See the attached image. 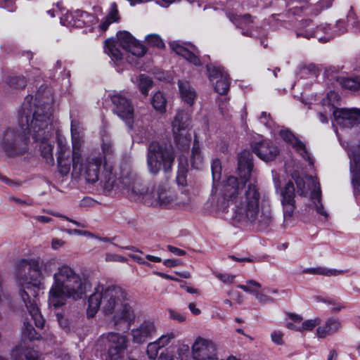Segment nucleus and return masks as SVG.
I'll return each mask as SVG.
<instances>
[{
  "instance_id": "f257e3e1",
  "label": "nucleus",
  "mask_w": 360,
  "mask_h": 360,
  "mask_svg": "<svg viewBox=\"0 0 360 360\" xmlns=\"http://www.w3.org/2000/svg\"><path fill=\"white\" fill-rule=\"evenodd\" d=\"M252 155L248 150L238 155L239 181L229 176L222 184L217 197V206L225 211L230 203L234 204L232 221L234 224H251L260 230L266 229L274 222L271 206L261 193L256 183L248 182L252 170Z\"/></svg>"
},
{
  "instance_id": "f03ea898",
  "label": "nucleus",
  "mask_w": 360,
  "mask_h": 360,
  "mask_svg": "<svg viewBox=\"0 0 360 360\" xmlns=\"http://www.w3.org/2000/svg\"><path fill=\"white\" fill-rule=\"evenodd\" d=\"M27 96L19 112V125L38 144L41 155L46 163L53 165V133L51 127L52 109L50 104L32 103Z\"/></svg>"
},
{
  "instance_id": "7ed1b4c3",
  "label": "nucleus",
  "mask_w": 360,
  "mask_h": 360,
  "mask_svg": "<svg viewBox=\"0 0 360 360\" xmlns=\"http://www.w3.org/2000/svg\"><path fill=\"white\" fill-rule=\"evenodd\" d=\"M53 265L52 259L44 263L37 259H23L20 262L16 274L20 296L38 328H42L44 325L37 304L39 291L44 288L43 271L49 274Z\"/></svg>"
},
{
  "instance_id": "20e7f679",
  "label": "nucleus",
  "mask_w": 360,
  "mask_h": 360,
  "mask_svg": "<svg viewBox=\"0 0 360 360\" xmlns=\"http://www.w3.org/2000/svg\"><path fill=\"white\" fill-rule=\"evenodd\" d=\"M129 298L128 292L120 286L104 288L98 285L89 297L87 314L93 317L101 308L105 315L113 314L116 322L123 320L131 323L135 320L136 314L129 302Z\"/></svg>"
},
{
  "instance_id": "39448f33",
  "label": "nucleus",
  "mask_w": 360,
  "mask_h": 360,
  "mask_svg": "<svg viewBox=\"0 0 360 360\" xmlns=\"http://www.w3.org/2000/svg\"><path fill=\"white\" fill-rule=\"evenodd\" d=\"M91 285L76 270L67 264L57 267L53 274V283L49 292V304L58 308L65 304L68 299L75 301L83 299Z\"/></svg>"
},
{
  "instance_id": "423d86ee",
  "label": "nucleus",
  "mask_w": 360,
  "mask_h": 360,
  "mask_svg": "<svg viewBox=\"0 0 360 360\" xmlns=\"http://www.w3.org/2000/svg\"><path fill=\"white\" fill-rule=\"evenodd\" d=\"M175 155L172 148L153 141L147 149V167L152 174H158L163 169L168 172L173 165Z\"/></svg>"
},
{
  "instance_id": "0eeeda50",
  "label": "nucleus",
  "mask_w": 360,
  "mask_h": 360,
  "mask_svg": "<svg viewBox=\"0 0 360 360\" xmlns=\"http://www.w3.org/2000/svg\"><path fill=\"white\" fill-rule=\"evenodd\" d=\"M120 186L124 193L133 201H142L149 205L152 186L144 184L129 169L120 173Z\"/></svg>"
},
{
  "instance_id": "6e6552de",
  "label": "nucleus",
  "mask_w": 360,
  "mask_h": 360,
  "mask_svg": "<svg viewBox=\"0 0 360 360\" xmlns=\"http://www.w3.org/2000/svg\"><path fill=\"white\" fill-rule=\"evenodd\" d=\"M25 130L8 127L1 136L0 146L8 157L22 155L28 150V139Z\"/></svg>"
},
{
  "instance_id": "1a4fd4ad",
  "label": "nucleus",
  "mask_w": 360,
  "mask_h": 360,
  "mask_svg": "<svg viewBox=\"0 0 360 360\" xmlns=\"http://www.w3.org/2000/svg\"><path fill=\"white\" fill-rule=\"evenodd\" d=\"M191 116L184 111H179L172 122V131L174 141L181 150H186L191 142V134L189 133L191 127Z\"/></svg>"
},
{
  "instance_id": "9d476101",
  "label": "nucleus",
  "mask_w": 360,
  "mask_h": 360,
  "mask_svg": "<svg viewBox=\"0 0 360 360\" xmlns=\"http://www.w3.org/2000/svg\"><path fill=\"white\" fill-rule=\"evenodd\" d=\"M103 162V158L101 155L91 154L85 159L84 162L79 161L77 170L83 172L86 181L94 184L99 179L100 170Z\"/></svg>"
},
{
  "instance_id": "9b49d317",
  "label": "nucleus",
  "mask_w": 360,
  "mask_h": 360,
  "mask_svg": "<svg viewBox=\"0 0 360 360\" xmlns=\"http://www.w3.org/2000/svg\"><path fill=\"white\" fill-rule=\"evenodd\" d=\"M111 101L113 104L112 110L114 113L131 128L134 109L131 100L122 94H117L111 97Z\"/></svg>"
},
{
  "instance_id": "f8f14e48",
  "label": "nucleus",
  "mask_w": 360,
  "mask_h": 360,
  "mask_svg": "<svg viewBox=\"0 0 360 360\" xmlns=\"http://www.w3.org/2000/svg\"><path fill=\"white\" fill-rule=\"evenodd\" d=\"M312 22L310 20H305L301 23V27L297 32V36L303 37L307 39L311 37L316 38L319 41L326 42L335 35L329 33V28L327 25H321L314 30Z\"/></svg>"
},
{
  "instance_id": "ddd939ff",
  "label": "nucleus",
  "mask_w": 360,
  "mask_h": 360,
  "mask_svg": "<svg viewBox=\"0 0 360 360\" xmlns=\"http://www.w3.org/2000/svg\"><path fill=\"white\" fill-rule=\"evenodd\" d=\"M195 360H218L214 344L208 340L198 338L192 346Z\"/></svg>"
},
{
  "instance_id": "4468645a",
  "label": "nucleus",
  "mask_w": 360,
  "mask_h": 360,
  "mask_svg": "<svg viewBox=\"0 0 360 360\" xmlns=\"http://www.w3.org/2000/svg\"><path fill=\"white\" fill-rule=\"evenodd\" d=\"M328 108L333 110L335 121L340 125L350 127L360 124V109L359 108H335L334 104Z\"/></svg>"
},
{
  "instance_id": "2eb2a0df",
  "label": "nucleus",
  "mask_w": 360,
  "mask_h": 360,
  "mask_svg": "<svg viewBox=\"0 0 360 360\" xmlns=\"http://www.w3.org/2000/svg\"><path fill=\"white\" fill-rule=\"evenodd\" d=\"M208 77L214 84L215 91L220 94H226L229 89V77L221 67L212 64L207 65Z\"/></svg>"
},
{
  "instance_id": "dca6fc26",
  "label": "nucleus",
  "mask_w": 360,
  "mask_h": 360,
  "mask_svg": "<svg viewBox=\"0 0 360 360\" xmlns=\"http://www.w3.org/2000/svg\"><path fill=\"white\" fill-rule=\"evenodd\" d=\"M117 42L124 50L137 57L143 56L146 52V47L136 41L128 32H120L117 34Z\"/></svg>"
},
{
  "instance_id": "f3484780",
  "label": "nucleus",
  "mask_w": 360,
  "mask_h": 360,
  "mask_svg": "<svg viewBox=\"0 0 360 360\" xmlns=\"http://www.w3.org/2000/svg\"><path fill=\"white\" fill-rule=\"evenodd\" d=\"M175 200L172 191L167 189L163 185L152 186V194L149 199V206L167 207L171 205Z\"/></svg>"
},
{
  "instance_id": "a211bd4d",
  "label": "nucleus",
  "mask_w": 360,
  "mask_h": 360,
  "mask_svg": "<svg viewBox=\"0 0 360 360\" xmlns=\"http://www.w3.org/2000/svg\"><path fill=\"white\" fill-rule=\"evenodd\" d=\"M350 159V172L354 194L356 199L360 200V150L354 148L348 152Z\"/></svg>"
},
{
  "instance_id": "6ab92c4d",
  "label": "nucleus",
  "mask_w": 360,
  "mask_h": 360,
  "mask_svg": "<svg viewBox=\"0 0 360 360\" xmlns=\"http://www.w3.org/2000/svg\"><path fill=\"white\" fill-rule=\"evenodd\" d=\"M97 20V18L94 15L82 11H77L75 14L67 13L60 18V21L64 25L79 27L95 24Z\"/></svg>"
},
{
  "instance_id": "aec40b11",
  "label": "nucleus",
  "mask_w": 360,
  "mask_h": 360,
  "mask_svg": "<svg viewBox=\"0 0 360 360\" xmlns=\"http://www.w3.org/2000/svg\"><path fill=\"white\" fill-rule=\"evenodd\" d=\"M157 328L155 321L151 319H145L139 327L131 331L134 342L141 344L151 338L156 333Z\"/></svg>"
},
{
  "instance_id": "412c9836",
  "label": "nucleus",
  "mask_w": 360,
  "mask_h": 360,
  "mask_svg": "<svg viewBox=\"0 0 360 360\" xmlns=\"http://www.w3.org/2000/svg\"><path fill=\"white\" fill-rule=\"evenodd\" d=\"M252 151L261 160L268 162L274 160L278 154L277 147L273 146L269 141L262 140L251 143Z\"/></svg>"
},
{
  "instance_id": "4be33fe9",
  "label": "nucleus",
  "mask_w": 360,
  "mask_h": 360,
  "mask_svg": "<svg viewBox=\"0 0 360 360\" xmlns=\"http://www.w3.org/2000/svg\"><path fill=\"white\" fill-rule=\"evenodd\" d=\"M279 135L285 142L290 145L304 159L307 160L310 164H312L305 145L290 130L283 128L280 130Z\"/></svg>"
},
{
  "instance_id": "5701e85b",
  "label": "nucleus",
  "mask_w": 360,
  "mask_h": 360,
  "mask_svg": "<svg viewBox=\"0 0 360 360\" xmlns=\"http://www.w3.org/2000/svg\"><path fill=\"white\" fill-rule=\"evenodd\" d=\"M169 46L176 54L181 56L189 63L195 65H202L195 46L192 45L184 46L177 41L171 42Z\"/></svg>"
},
{
  "instance_id": "b1692460",
  "label": "nucleus",
  "mask_w": 360,
  "mask_h": 360,
  "mask_svg": "<svg viewBox=\"0 0 360 360\" xmlns=\"http://www.w3.org/2000/svg\"><path fill=\"white\" fill-rule=\"evenodd\" d=\"M71 134L72 142V167L75 172L77 171V165L82 159L81 156V146L82 138L79 131V127L72 122L71 124Z\"/></svg>"
},
{
  "instance_id": "393cba45",
  "label": "nucleus",
  "mask_w": 360,
  "mask_h": 360,
  "mask_svg": "<svg viewBox=\"0 0 360 360\" xmlns=\"http://www.w3.org/2000/svg\"><path fill=\"white\" fill-rule=\"evenodd\" d=\"M342 328V323L339 319L328 318L322 326L316 328V335L319 338H325L338 333Z\"/></svg>"
},
{
  "instance_id": "a878e982",
  "label": "nucleus",
  "mask_w": 360,
  "mask_h": 360,
  "mask_svg": "<svg viewBox=\"0 0 360 360\" xmlns=\"http://www.w3.org/2000/svg\"><path fill=\"white\" fill-rule=\"evenodd\" d=\"M104 172L102 175L101 183L104 188L107 191H111L115 188L122 190L120 186V176L117 179L115 174L112 172V166L108 165L106 162L104 163Z\"/></svg>"
},
{
  "instance_id": "bb28decb",
  "label": "nucleus",
  "mask_w": 360,
  "mask_h": 360,
  "mask_svg": "<svg viewBox=\"0 0 360 360\" xmlns=\"http://www.w3.org/2000/svg\"><path fill=\"white\" fill-rule=\"evenodd\" d=\"M11 356L13 360H38V353L28 347L22 345L17 346L11 350Z\"/></svg>"
},
{
  "instance_id": "cd10ccee",
  "label": "nucleus",
  "mask_w": 360,
  "mask_h": 360,
  "mask_svg": "<svg viewBox=\"0 0 360 360\" xmlns=\"http://www.w3.org/2000/svg\"><path fill=\"white\" fill-rule=\"evenodd\" d=\"M178 85L182 100L189 105H192L196 97L195 91L187 81H179Z\"/></svg>"
},
{
  "instance_id": "c85d7f7f",
  "label": "nucleus",
  "mask_w": 360,
  "mask_h": 360,
  "mask_svg": "<svg viewBox=\"0 0 360 360\" xmlns=\"http://www.w3.org/2000/svg\"><path fill=\"white\" fill-rule=\"evenodd\" d=\"M119 44L117 41L112 39H107L105 41L104 51L112 59L119 60L122 58V53L118 48Z\"/></svg>"
},
{
  "instance_id": "c756f323",
  "label": "nucleus",
  "mask_w": 360,
  "mask_h": 360,
  "mask_svg": "<svg viewBox=\"0 0 360 360\" xmlns=\"http://www.w3.org/2000/svg\"><path fill=\"white\" fill-rule=\"evenodd\" d=\"M283 212V226L287 228L294 224L295 202H281Z\"/></svg>"
},
{
  "instance_id": "7c9ffc66",
  "label": "nucleus",
  "mask_w": 360,
  "mask_h": 360,
  "mask_svg": "<svg viewBox=\"0 0 360 360\" xmlns=\"http://www.w3.org/2000/svg\"><path fill=\"white\" fill-rule=\"evenodd\" d=\"M336 81L340 85L346 89L350 91H357L360 89V77H338Z\"/></svg>"
},
{
  "instance_id": "2f4dec72",
  "label": "nucleus",
  "mask_w": 360,
  "mask_h": 360,
  "mask_svg": "<svg viewBox=\"0 0 360 360\" xmlns=\"http://www.w3.org/2000/svg\"><path fill=\"white\" fill-rule=\"evenodd\" d=\"M203 156L199 147L198 141L195 139L192 148L191 163L193 168L200 169L203 165Z\"/></svg>"
},
{
  "instance_id": "473e14b6",
  "label": "nucleus",
  "mask_w": 360,
  "mask_h": 360,
  "mask_svg": "<svg viewBox=\"0 0 360 360\" xmlns=\"http://www.w3.org/2000/svg\"><path fill=\"white\" fill-rule=\"evenodd\" d=\"M109 344L121 349H126L127 347L128 339L126 335L117 333H110L107 336Z\"/></svg>"
},
{
  "instance_id": "72a5a7b5",
  "label": "nucleus",
  "mask_w": 360,
  "mask_h": 360,
  "mask_svg": "<svg viewBox=\"0 0 360 360\" xmlns=\"http://www.w3.org/2000/svg\"><path fill=\"white\" fill-rule=\"evenodd\" d=\"M343 271L327 269L325 267L319 266L316 268H308L303 270L304 274H310L314 275H323L326 276H338L343 274Z\"/></svg>"
},
{
  "instance_id": "f704fd0d",
  "label": "nucleus",
  "mask_w": 360,
  "mask_h": 360,
  "mask_svg": "<svg viewBox=\"0 0 360 360\" xmlns=\"http://www.w3.org/2000/svg\"><path fill=\"white\" fill-rule=\"evenodd\" d=\"M281 202H295V187L292 182L287 183L281 191Z\"/></svg>"
},
{
  "instance_id": "c9c22d12",
  "label": "nucleus",
  "mask_w": 360,
  "mask_h": 360,
  "mask_svg": "<svg viewBox=\"0 0 360 360\" xmlns=\"http://www.w3.org/2000/svg\"><path fill=\"white\" fill-rule=\"evenodd\" d=\"M58 163L61 164L62 160L65 159H69V147L67 144V141L62 137L58 138Z\"/></svg>"
},
{
  "instance_id": "e433bc0d",
  "label": "nucleus",
  "mask_w": 360,
  "mask_h": 360,
  "mask_svg": "<svg viewBox=\"0 0 360 360\" xmlns=\"http://www.w3.org/2000/svg\"><path fill=\"white\" fill-rule=\"evenodd\" d=\"M229 18L238 27L243 29L245 26H248L252 22V18L250 15L245 14L243 16L234 14H229Z\"/></svg>"
},
{
  "instance_id": "4c0bfd02",
  "label": "nucleus",
  "mask_w": 360,
  "mask_h": 360,
  "mask_svg": "<svg viewBox=\"0 0 360 360\" xmlns=\"http://www.w3.org/2000/svg\"><path fill=\"white\" fill-rule=\"evenodd\" d=\"M317 301L323 302L330 307V310L333 312H338L345 308L343 303L339 302L337 299L330 297H318Z\"/></svg>"
},
{
  "instance_id": "58836bf2",
  "label": "nucleus",
  "mask_w": 360,
  "mask_h": 360,
  "mask_svg": "<svg viewBox=\"0 0 360 360\" xmlns=\"http://www.w3.org/2000/svg\"><path fill=\"white\" fill-rule=\"evenodd\" d=\"M151 103L157 111L162 112L165 110L167 101L161 92L158 91L154 94Z\"/></svg>"
},
{
  "instance_id": "ea45409f",
  "label": "nucleus",
  "mask_w": 360,
  "mask_h": 360,
  "mask_svg": "<svg viewBox=\"0 0 360 360\" xmlns=\"http://www.w3.org/2000/svg\"><path fill=\"white\" fill-rule=\"evenodd\" d=\"M318 75V68L316 67V65L311 64L300 68L298 75L300 76V78L314 79L317 77Z\"/></svg>"
},
{
  "instance_id": "a19ab883",
  "label": "nucleus",
  "mask_w": 360,
  "mask_h": 360,
  "mask_svg": "<svg viewBox=\"0 0 360 360\" xmlns=\"http://www.w3.org/2000/svg\"><path fill=\"white\" fill-rule=\"evenodd\" d=\"M237 287L246 292L255 295L259 289L262 288V285L255 280H248L245 285L238 284Z\"/></svg>"
},
{
  "instance_id": "79ce46f5",
  "label": "nucleus",
  "mask_w": 360,
  "mask_h": 360,
  "mask_svg": "<svg viewBox=\"0 0 360 360\" xmlns=\"http://www.w3.org/2000/svg\"><path fill=\"white\" fill-rule=\"evenodd\" d=\"M312 197L314 199L317 200V204L316 203V210L317 212L325 217H328L327 212L324 210L323 206L321 202V190H320V185L318 183L317 186L315 185L314 190L312 193Z\"/></svg>"
},
{
  "instance_id": "37998d69",
  "label": "nucleus",
  "mask_w": 360,
  "mask_h": 360,
  "mask_svg": "<svg viewBox=\"0 0 360 360\" xmlns=\"http://www.w3.org/2000/svg\"><path fill=\"white\" fill-rule=\"evenodd\" d=\"M321 323V319L316 318L314 319H309L304 321L300 326L296 328L297 331H311L316 326Z\"/></svg>"
},
{
  "instance_id": "c03bdc74",
  "label": "nucleus",
  "mask_w": 360,
  "mask_h": 360,
  "mask_svg": "<svg viewBox=\"0 0 360 360\" xmlns=\"http://www.w3.org/2000/svg\"><path fill=\"white\" fill-rule=\"evenodd\" d=\"M125 349L119 347H115L109 344L107 352V358L109 360H118L123 354Z\"/></svg>"
},
{
  "instance_id": "a18cd8bd",
  "label": "nucleus",
  "mask_w": 360,
  "mask_h": 360,
  "mask_svg": "<svg viewBox=\"0 0 360 360\" xmlns=\"http://www.w3.org/2000/svg\"><path fill=\"white\" fill-rule=\"evenodd\" d=\"M152 80L144 75H141L139 77V88L141 93L147 95L148 90L152 87Z\"/></svg>"
},
{
  "instance_id": "49530a36",
  "label": "nucleus",
  "mask_w": 360,
  "mask_h": 360,
  "mask_svg": "<svg viewBox=\"0 0 360 360\" xmlns=\"http://www.w3.org/2000/svg\"><path fill=\"white\" fill-rule=\"evenodd\" d=\"M146 41L148 44L158 48H162L165 44L160 36L157 34H150L146 37Z\"/></svg>"
},
{
  "instance_id": "de8ad7c7",
  "label": "nucleus",
  "mask_w": 360,
  "mask_h": 360,
  "mask_svg": "<svg viewBox=\"0 0 360 360\" xmlns=\"http://www.w3.org/2000/svg\"><path fill=\"white\" fill-rule=\"evenodd\" d=\"M7 83L14 89H22L27 84V82L23 77H11L8 78Z\"/></svg>"
},
{
  "instance_id": "09e8293b",
  "label": "nucleus",
  "mask_w": 360,
  "mask_h": 360,
  "mask_svg": "<svg viewBox=\"0 0 360 360\" xmlns=\"http://www.w3.org/2000/svg\"><path fill=\"white\" fill-rule=\"evenodd\" d=\"M211 169L212 174V179L214 184L218 181L221 178V166L219 160H214L211 165Z\"/></svg>"
},
{
  "instance_id": "8fccbe9b",
  "label": "nucleus",
  "mask_w": 360,
  "mask_h": 360,
  "mask_svg": "<svg viewBox=\"0 0 360 360\" xmlns=\"http://www.w3.org/2000/svg\"><path fill=\"white\" fill-rule=\"evenodd\" d=\"M23 335L30 340H39L40 338V335L37 333L33 326L28 323H24Z\"/></svg>"
},
{
  "instance_id": "3c124183",
  "label": "nucleus",
  "mask_w": 360,
  "mask_h": 360,
  "mask_svg": "<svg viewBox=\"0 0 360 360\" xmlns=\"http://www.w3.org/2000/svg\"><path fill=\"white\" fill-rule=\"evenodd\" d=\"M177 336V333L174 332L167 333L165 335H162L158 340V344L160 345V347H164L167 345L172 340H174Z\"/></svg>"
},
{
  "instance_id": "603ef678",
  "label": "nucleus",
  "mask_w": 360,
  "mask_h": 360,
  "mask_svg": "<svg viewBox=\"0 0 360 360\" xmlns=\"http://www.w3.org/2000/svg\"><path fill=\"white\" fill-rule=\"evenodd\" d=\"M160 348H162V347L158 344L157 340L149 343L147 347V354L149 358L155 359L158 356V351Z\"/></svg>"
},
{
  "instance_id": "864d4df0",
  "label": "nucleus",
  "mask_w": 360,
  "mask_h": 360,
  "mask_svg": "<svg viewBox=\"0 0 360 360\" xmlns=\"http://www.w3.org/2000/svg\"><path fill=\"white\" fill-rule=\"evenodd\" d=\"M347 22L360 31V20H359L351 9L347 17Z\"/></svg>"
},
{
  "instance_id": "5fc2aeb1",
  "label": "nucleus",
  "mask_w": 360,
  "mask_h": 360,
  "mask_svg": "<svg viewBox=\"0 0 360 360\" xmlns=\"http://www.w3.org/2000/svg\"><path fill=\"white\" fill-rule=\"evenodd\" d=\"M105 260L106 262H118L123 263L127 262V259L124 257L112 253H107L105 257Z\"/></svg>"
},
{
  "instance_id": "6e6d98bb",
  "label": "nucleus",
  "mask_w": 360,
  "mask_h": 360,
  "mask_svg": "<svg viewBox=\"0 0 360 360\" xmlns=\"http://www.w3.org/2000/svg\"><path fill=\"white\" fill-rule=\"evenodd\" d=\"M105 18L112 20V22H117L118 20V11L115 3L111 4L110 11Z\"/></svg>"
},
{
  "instance_id": "4d7b16f0",
  "label": "nucleus",
  "mask_w": 360,
  "mask_h": 360,
  "mask_svg": "<svg viewBox=\"0 0 360 360\" xmlns=\"http://www.w3.org/2000/svg\"><path fill=\"white\" fill-rule=\"evenodd\" d=\"M176 182L179 185L184 186L186 185V170L181 169L177 172Z\"/></svg>"
},
{
  "instance_id": "13d9d810",
  "label": "nucleus",
  "mask_w": 360,
  "mask_h": 360,
  "mask_svg": "<svg viewBox=\"0 0 360 360\" xmlns=\"http://www.w3.org/2000/svg\"><path fill=\"white\" fill-rule=\"evenodd\" d=\"M58 165L59 167V171L62 174L66 175L69 173L70 169L69 159L63 160L61 164L58 163Z\"/></svg>"
},
{
  "instance_id": "bf43d9fd",
  "label": "nucleus",
  "mask_w": 360,
  "mask_h": 360,
  "mask_svg": "<svg viewBox=\"0 0 360 360\" xmlns=\"http://www.w3.org/2000/svg\"><path fill=\"white\" fill-rule=\"evenodd\" d=\"M283 334L278 330H275L271 334V340L278 345L283 344Z\"/></svg>"
},
{
  "instance_id": "052dcab7",
  "label": "nucleus",
  "mask_w": 360,
  "mask_h": 360,
  "mask_svg": "<svg viewBox=\"0 0 360 360\" xmlns=\"http://www.w3.org/2000/svg\"><path fill=\"white\" fill-rule=\"evenodd\" d=\"M169 317L173 320H176L180 323L186 321V316L183 314L178 312V311L170 309L169 311Z\"/></svg>"
},
{
  "instance_id": "680f3d73",
  "label": "nucleus",
  "mask_w": 360,
  "mask_h": 360,
  "mask_svg": "<svg viewBox=\"0 0 360 360\" xmlns=\"http://www.w3.org/2000/svg\"><path fill=\"white\" fill-rule=\"evenodd\" d=\"M217 277L221 280L224 283H231L233 281V279L235 278L234 276L229 275V274H217Z\"/></svg>"
},
{
  "instance_id": "e2e57ef3",
  "label": "nucleus",
  "mask_w": 360,
  "mask_h": 360,
  "mask_svg": "<svg viewBox=\"0 0 360 360\" xmlns=\"http://www.w3.org/2000/svg\"><path fill=\"white\" fill-rule=\"evenodd\" d=\"M130 257L134 260L135 262H136L137 263L140 264H143V265H146L147 266H149L150 267L151 266V264L148 262H147L146 261H145V259L141 257L140 255H130Z\"/></svg>"
},
{
  "instance_id": "0e129e2a",
  "label": "nucleus",
  "mask_w": 360,
  "mask_h": 360,
  "mask_svg": "<svg viewBox=\"0 0 360 360\" xmlns=\"http://www.w3.org/2000/svg\"><path fill=\"white\" fill-rule=\"evenodd\" d=\"M167 250L176 255L182 256L186 255L185 250L179 249L172 245H167Z\"/></svg>"
},
{
  "instance_id": "69168bd1",
  "label": "nucleus",
  "mask_w": 360,
  "mask_h": 360,
  "mask_svg": "<svg viewBox=\"0 0 360 360\" xmlns=\"http://www.w3.org/2000/svg\"><path fill=\"white\" fill-rule=\"evenodd\" d=\"M255 297L257 300L261 303H265L269 301H271V298L268 297L267 295L260 293L259 291L255 294Z\"/></svg>"
},
{
  "instance_id": "338daca9",
  "label": "nucleus",
  "mask_w": 360,
  "mask_h": 360,
  "mask_svg": "<svg viewBox=\"0 0 360 360\" xmlns=\"http://www.w3.org/2000/svg\"><path fill=\"white\" fill-rule=\"evenodd\" d=\"M65 244V242L61 239L53 238L51 241V248L53 250H57L62 247Z\"/></svg>"
},
{
  "instance_id": "774afa93",
  "label": "nucleus",
  "mask_w": 360,
  "mask_h": 360,
  "mask_svg": "<svg viewBox=\"0 0 360 360\" xmlns=\"http://www.w3.org/2000/svg\"><path fill=\"white\" fill-rule=\"evenodd\" d=\"M102 149L105 155H110L113 152L112 147L110 143H103L102 146Z\"/></svg>"
}]
</instances>
